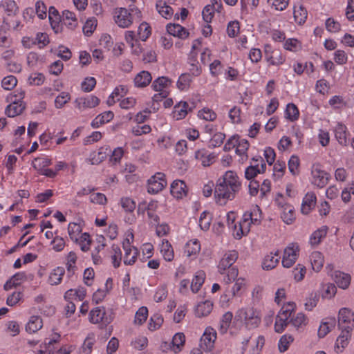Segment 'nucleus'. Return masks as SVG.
<instances>
[{
    "label": "nucleus",
    "instance_id": "30",
    "mask_svg": "<svg viewBox=\"0 0 354 354\" xmlns=\"http://www.w3.org/2000/svg\"><path fill=\"white\" fill-rule=\"evenodd\" d=\"M62 20L70 29L75 28L77 25V20L75 13L69 10H64L63 12Z\"/></svg>",
    "mask_w": 354,
    "mask_h": 354
},
{
    "label": "nucleus",
    "instance_id": "48",
    "mask_svg": "<svg viewBox=\"0 0 354 354\" xmlns=\"http://www.w3.org/2000/svg\"><path fill=\"white\" fill-rule=\"evenodd\" d=\"M151 33V27L147 23L143 22L138 27V35L142 41H146Z\"/></svg>",
    "mask_w": 354,
    "mask_h": 354
},
{
    "label": "nucleus",
    "instance_id": "8",
    "mask_svg": "<svg viewBox=\"0 0 354 354\" xmlns=\"http://www.w3.org/2000/svg\"><path fill=\"white\" fill-rule=\"evenodd\" d=\"M216 339V331L212 328H207L201 337V348L207 351H210L214 346Z\"/></svg>",
    "mask_w": 354,
    "mask_h": 354
},
{
    "label": "nucleus",
    "instance_id": "34",
    "mask_svg": "<svg viewBox=\"0 0 354 354\" xmlns=\"http://www.w3.org/2000/svg\"><path fill=\"white\" fill-rule=\"evenodd\" d=\"M77 261V256L74 252H70L67 256L66 268L68 272V277H72L76 270L77 267L75 266Z\"/></svg>",
    "mask_w": 354,
    "mask_h": 354
},
{
    "label": "nucleus",
    "instance_id": "10",
    "mask_svg": "<svg viewBox=\"0 0 354 354\" xmlns=\"http://www.w3.org/2000/svg\"><path fill=\"white\" fill-rule=\"evenodd\" d=\"M238 259V252L231 250L225 254L218 266V271L223 274L227 268L232 267V265Z\"/></svg>",
    "mask_w": 354,
    "mask_h": 354
},
{
    "label": "nucleus",
    "instance_id": "40",
    "mask_svg": "<svg viewBox=\"0 0 354 354\" xmlns=\"http://www.w3.org/2000/svg\"><path fill=\"white\" fill-rule=\"evenodd\" d=\"M171 83V80L167 77H159L153 82L152 87L156 91H162Z\"/></svg>",
    "mask_w": 354,
    "mask_h": 354
},
{
    "label": "nucleus",
    "instance_id": "60",
    "mask_svg": "<svg viewBox=\"0 0 354 354\" xmlns=\"http://www.w3.org/2000/svg\"><path fill=\"white\" fill-rule=\"evenodd\" d=\"M211 223V216L209 213L203 212L200 216L199 225L202 230H207L209 229Z\"/></svg>",
    "mask_w": 354,
    "mask_h": 354
},
{
    "label": "nucleus",
    "instance_id": "23",
    "mask_svg": "<svg viewBox=\"0 0 354 354\" xmlns=\"http://www.w3.org/2000/svg\"><path fill=\"white\" fill-rule=\"evenodd\" d=\"M24 109L25 106L21 102L15 101L7 106L5 113L8 117L13 118L21 114Z\"/></svg>",
    "mask_w": 354,
    "mask_h": 354
},
{
    "label": "nucleus",
    "instance_id": "14",
    "mask_svg": "<svg viewBox=\"0 0 354 354\" xmlns=\"http://www.w3.org/2000/svg\"><path fill=\"white\" fill-rule=\"evenodd\" d=\"M106 314L104 307H96L92 309L89 313V321L92 324H100L103 322L104 324H108L107 319L104 317Z\"/></svg>",
    "mask_w": 354,
    "mask_h": 354
},
{
    "label": "nucleus",
    "instance_id": "2",
    "mask_svg": "<svg viewBox=\"0 0 354 354\" xmlns=\"http://www.w3.org/2000/svg\"><path fill=\"white\" fill-rule=\"evenodd\" d=\"M236 319L241 321L248 329H253L261 323V315L259 311L252 307L239 309L235 315Z\"/></svg>",
    "mask_w": 354,
    "mask_h": 354
},
{
    "label": "nucleus",
    "instance_id": "59",
    "mask_svg": "<svg viewBox=\"0 0 354 354\" xmlns=\"http://www.w3.org/2000/svg\"><path fill=\"white\" fill-rule=\"evenodd\" d=\"M23 297V293L20 291H15L7 297L6 304L9 306H15Z\"/></svg>",
    "mask_w": 354,
    "mask_h": 354
},
{
    "label": "nucleus",
    "instance_id": "29",
    "mask_svg": "<svg viewBox=\"0 0 354 354\" xmlns=\"http://www.w3.org/2000/svg\"><path fill=\"white\" fill-rule=\"evenodd\" d=\"M156 8L158 12L165 19H169L172 17L174 10L172 8L167 5L166 2L160 0L156 3Z\"/></svg>",
    "mask_w": 354,
    "mask_h": 354
},
{
    "label": "nucleus",
    "instance_id": "63",
    "mask_svg": "<svg viewBox=\"0 0 354 354\" xmlns=\"http://www.w3.org/2000/svg\"><path fill=\"white\" fill-rule=\"evenodd\" d=\"M97 26V20L95 19H88L83 26L84 33L88 36L91 35Z\"/></svg>",
    "mask_w": 354,
    "mask_h": 354
},
{
    "label": "nucleus",
    "instance_id": "32",
    "mask_svg": "<svg viewBox=\"0 0 354 354\" xmlns=\"http://www.w3.org/2000/svg\"><path fill=\"white\" fill-rule=\"evenodd\" d=\"M335 281L339 288L346 289L348 287L351 283V277L348 274L341 272H336L335 275Z\"/></svg>",
    "mask_w": 354,
    "mask_h": 354
},
{
    "label": "nucleus",
    "instance_id": "58",
    "mask_svg": "<svg viewBox=\"0 0 354 354\" xmlns=\"http://www.w3.org/2000/svg\"><path fill=\"white\" fill-rule=\"evenodd\" d=\"M68 234L71 239L77 240V236L82 232V228L80 225L75 223H71L68 227Z\"/></svg>",
    "mask_w": 354,
    "mask_h": 354
},
{
    "label": "nucleus",
    "instance_id": "15",
    "mask_svg": "<svg viewBox=\"0 0 354 354\" xmlns=\"http://www.w3.org/2000/svg\"><path fill=\"white\" fill-rule=\"evenodd\" d=\"M213 303L209 300H206L198 304L195 308V315L198 317H206L212 310Z\"/></svg>",
    "mask_w": 354,
    "mask_h": 354
},
{
    "label": "nucleus",
    "instance_id": "64",
    "mask_svg": "<svg viewBox=\"0 0 354 354\" xmlns=\"http://www.w3.org/2000/svg\"><path fill=\"white\" fill-rule=\"evenodd\" d=\"M45 80V77L42 73H35L30 75L28 81L30 84L40 86Z\"/></svg>",
    "mask_w": 354,
    "mask_h": 354
},
{
    "label": "nucleus",
    "instance_id": "55",
    "mask_svg": "<svg viewBox=\"0 0 354 354\" xmlns=\"http://www.w3.org/2000/svg\"><path fill=\"white\" fill-rule=\"evenodd\" d=\"M294 279L297 281H301L304 279L306 272V267L301 264H298L292 271Z\"/></svg>",
    "mask_w": 354,
    "mask_h": 354
},
{
    "label": "nucleus",
    "instance_id": "43",
    "mask_svg": "<svg viewBox=\"0 0 354 354\" xmlns=\"http://www.w3.org/2000/svg\"><path fill=\"white\" fill-rule=\"evenodd\" d=\"M185 341V337L183 333H176L173 339L171 344L173 345V351L175 353H178L181 350V347L184 345Z\"/></svg>",
    "mask_w": 354,
    "mask_h": 354
},
{
    "label": "nucleus",
    "instance_id": "46",
    "mask_svg": "<svg viewBox=\"0 0 354 354\" xmlns=\"http://www.w3.org/2000/svg\"><path fill=\"white\" fill-rule=\"evenodd\" d=\"M113 254L111 255L112 263L114 268H118L122 259V252L118 245H112Z\"/></svg>",
    "mask_w": 354,
    "mask_h": 354
},
{
    "label": "nucleus",
    "instance_id": "12",
    "mask_svg": "<svg viewBox=\"0 0 354 354\" xmlns=\"http://www.w3.org/2000/svg\"><path fill=\"white\" fill-rule=\"evenodd\" d=\"M171 194L178 198H182L187 194V188L185 183L181 180H175L171 184Z\"/></svg>",
    "mask_w": 354,
    "mask_h": 354
},
{
    "label": "nucleus",
    "instance_id": "54",
    "mask_svg": "<svg viewBox=\"0 0 354 354\" xmlns=\"http://www.w3.org/2000/svg\"><path fill=\"white\" fill-rule=\"evenodd\" d=\"M294 339L291 335H283L279 342V350L280 352H285L288 350L290 343L293 342Z\"/></svg>",
    "mask_w": 354,
    "mask_h": 354
},
{
    "label": "nucleus",
    "instance_id": "37",
    "mask_svg": "<svg viewBox=\"0 0 354 354\" xmlns=\"http://www.w3.org/2000/svg\"><path fill=\"white\" fill-rule=\"evenodd\" d=\"M249 142L246 140H239L236 147V153L241 157V161L243 162L248 158L247 151Z\"/></svg>",
    "mask_w": 354,
    "mask_h": 354
},
{
    "label": "nucleus",
    "instance_id": "13",
    "mask_svg": "<svg viewBox=\"0 0 354 354\" xmlns=\"http://www.w3.org/2000/svg\"><path fill=\"white\" fill-rule=\"evenodd\" d=\"M353 322H354V314L351 310L346 308H341L338 315L339 328H342L349 325L353 326Z\"/></svg>",
    "mask_w": 354,
    "mask_h": 354
},
{
    "label": "nucleus",
    "instance_id": "17",
    "mask_svg": "<svg viewBox=\"0 0 354 354\" xmlns=\"http://www.w3.org/2000/svg\"><path fill=\"white\" fill-rule=\"evenodd\" d=\"M279 251L277 250L275 253L271 252L270 254H268L263 259L262 263V268L263 270H272L279 263Z\"/></svg>",
    "mask_w": 354,
    "mask_h": 354
},
{
    "label": "nucleus",
    "instance_id": "52",
    "mask_svg": "<svg viewBox=\"0 0 354 354\" xmlns=\"http://www.w3.org/2000/svg\"><path fill=\"white\" fill-rule=\"evenodd\" d=\"M192 82V78L189 74H182L177 82V86L180 90L187 89Z\"/></svg>",
    "mask_w": 354,
    "mask_h": 354
},
{
    "label": "nucleus",
    "instance_id": "42",
    "mask_svg": "<svg viewBox=\"0 0 354 354\" xmlns=\"http://www.w3.org/2000/svg\"><path fill=\"white\" fill-rule=\"evenodd\" d=\"M233 318L232 313L228 311L225 313L220 321V332L221 333H225L229 328L231 322Z\"/></svg>",
    "mask_w": 354,
    "mask_h": 354
},
{
    "label": "nucleus",
    "instance_id": "3",
    "mask_svg": "<svg viewBox=\"0 0 354 354\" xmlns=\"http://www.w3.org/2000/svg\"><path fill=\"white\" fill-rule=\"evenodd\" d=\"M167 186L165 174L158 172L148 180L147 191L150 194H158Z\"/></svg>",
    "mask_w": 354,
    "mask_h": 354
},
{
    "label": "nucleus",
    "instance_id": "50",
    "mask_svg": "<svg viewBox=\"0 0 354 354\" xmlns=\"http://www.w3.org/2000/svg\"><path fill=\"white\" fill-rule=\"evenodd\" d=\"M288 323H290L288 319H286L284 316H279L277 315L274 324V330L278 333H281Z\"/></svg>",
    "mask_w": 354,
    "mask_h": 354
},
{
    "label": "nucleus",
    "instance_id": "19",
    "mask_svg": "<svg viewBox=\"0 0 354 354\" xmlns=\"http://www.w3.org/2000/svg\"><path fill=\"white\" fill-rule=\"evenodd\" d=\"M167 31L170 35L185 39L189 36L187 30L179 24H169L167 26Z\"/></svg>",
    "mask_w": 354,
    "mask_h": 354
},
{
    "label": "nucleus",
    "instance_id": "16",
    "mask_svg": "<svg viewBox=\"0 0 354 354\" xmlns=\"http://www.w3.org/2000/svg\"><path fill=\"white\" fill-rule=\"evenodd\" d=\"M349 135L347 131L346 127L342 124H338L335 129V136L338 142L342 145L346 146L349 144V141L347 140V137Z\"/></svg>",
    "mask_w": 354,
    "mask_h": 354
},
{
    "label": "nucleus",
    "instance_id": "24",
    "mask_svg": "<svg viewBox=\"0 0 354 354\" xmlns=\"http://www.w3.org/2000/svg\"><path fill=\"white\" fill-rule=\"evenodd\" d=\"M335 326V319L334 318L327 319L320 324L317 335L319 338L324 337Z\"/></svg>",
    "mask_w": 354,
    "mask_h": 354
},
{
    "label": "nucleus",
    "instance_id": "39",
    "mask_svg": "<svg viewBox=\"0 0 354 354\" xmlns=\"http://www.w3.org/2000/svg\"><path fill=\"white\" fill-rule=\"evenodd\" d=\"M294 18L297 23L303 24L307 18V11L301 5L294 8Z\"/></svg>",
    "mask_w": 354,
    "mask_h": 354
},
{
    "label": "nucleus",
    "instance_id": "51",
    "mask_svg": "<svg viewBox=\"0 0 354 354\" xmlns=\"http://www.w3.org/2000/svg\"><path fill=\"white\" fill-rule=\"evenodd\" d=\"M71 99L68 93L62 92L55 100V106L57 109H62Z\"/></svg>",
    "mask_w": 354,
    "mask_h": 354
},
{
    "label": "nucleus",
    "instance_id": "41",
    "mask_svg": "<svg viewBox=\"0 0 354 354\" xmlns=\"http://www.w3.org/2000/svg\"><path fill=\"white\" fill-rule=\"evenodd\" d=\"M285 114L286 119L293 122L298 119L299 112L295 104L290 103L286 106Z\"/></svg>",
    "mask_w": 354,
    "mask_h": 354
},
{
    "label": "nucleus",
    "instance_id": "5",
    "mask_svg": "<svg viewBox=\"0 0 354 354\" xmlns=\"http://www.w3.org/2000/svg\"><path fill=\"white\" fill-rule=\"evenodd\" d=\"M353 326L349 325L344 328H340L342 330L341 334L336 339L335 344V351L337 353H340L348 346L349 339L351 337V331Z\"/></svg>",
    "mask_w": 354,
    "mask_h": 354
},
{
    "label": "nucleus",
    "instance_id": "11",
    "mask_svg": "<svg viewBox=\"0 0 354 354\" xmlns=\"http://www.w3.org/2000/svg\"><path fill=\"white\" fill-rule=\"evenodd\" d=\"M115 23L122 28H127L132 24V17L129 11L121 8L115 12Z\"/></svg>",
    "mask_w": 354,
    "mask_h": 354
},
{
    "label": "nucleus",
    "instance_id": "25",
    "mask_svg": "<svg viewBox=\"0 0 354 354\" xmlns=\"http://www.w3.org/2000/svg\"><path fill=\"white\" fill-rule=\"evenodd\" d=\"M188 104L186 102H180L178 104L174 106V118L176 120H181L187 115L188 111H191L192 109L188 110Z\"/></svg>",
    "mask_w": 354,
    "mask_h": 354
},
{
    "label": "nucleus",
    "instance_id": "22",
    "mask_svg": "<svg viewBox=\"0 0 354 354\" xmlns=\"http://www.w3.org/2000/svg\"><path fill=\"white\" fill-rule=\"evenodd\" d=\"M42 326V319L39 316H32L26 326V330L29 333H35Z\"/></svg>",
    "mask_w": 354,
    "mask_h": 354
},
{
    "label": "nucleus",
    "instance_id": "45",
    "mask_svg": "<svg viewBox=\"0 0 354 354\" xmlns=\"http://www.w3.org/2000/svg\"><path fill=\"white\" fill-rule=\"evenodd\" d=\"M281 218L286 224H292L295 219L294 209L291 207H285Z\"/></svg>",
    "mask_w": 354,
    "mask_h": 354
},
{
    "label": "nucleus",
    "instance_id": "21",
    "mask_svg": "<svg viewBox=\"0 0 354 354\" xmlns=\"http://www.w3.org/2000/svg\"><path fill=\"white\" fill-rule=\"evenodd\" d=\"M114 117V114L111 111H105L98 115L92 122L91 127L98 128L100 125L110 122Z\"/></svg>",
    "mask_w": 354,
    "mask_h": 354
},
{
    "label": "nucleus",
    "instance_id": "31",
    "mask_svg": "<svg viewBox=\"0 0 354 354\" xmlns=\"http://www.w3.org/2000/svg\"><path fill=\"white\" fill-rule=\"evenodd\" d=\"M319 297L320 295L318 292L313 291L310 292L306 299V302L304 303L305 309L308 311L313 310L317 306Z\"/></svg>",
    "mask_w": 354,
    "mask_h": 354
},
{
    "label": "nucleus",
    "instance_id": "49",
    "mask_svg": "<svg viewBox=\"0 0 354 354\" xmlns=\"http://www.w3.org/2000/svg\"><path fill=\"white\" fill-rule=\"evenodd\" d=\"M1 4H0V6ZM2 6L4 10L8 13V17L15 15L18 10V7L15 1L7 0L3 4Z\"/></svg>",
    "mask_w": 354,
    "mask_h": 354
},
{
    "label": "nucleus",
    "instance_id": "9",
    "mask_svg": "<svg viewBox=\"0 0 354 354\" xmlns=\"http://www.w3.org/2000/svg\"><path fill=\"white\" fill-rule=\"evenodd\" d=\"M123 249L125 254L124 257V263L126 265H133L139 254L138 250L135 247H131L129 239H126L123 242Z\"/></svg>",
    "mask_w": 354,
    "mask_h": 354
},
{
    "label": "nucleus",
    "instance_id": "7",
    "mask_svg": "<svg viewBox=\"0 0 354 354\" xmlns=\"http://www.w3.org/2000/svg\"><path fill=\"white\" fill-rule=\"evenodd\" d=\"M100 99L95 95H88L77 98L75 100V107L80 111H84L86 109H91L97 106L100 104Z\"/></svg>",
    "mask_w": 354,
    "mask_h": 354
},
{
    "label": "nucleus",
    "instance_id": "36",
    "mask_svg": "<svg viewBox=\"0 0 354 354\" xmlns=\"http://www.w3.org/2000/svg\"><path fill=\"white\" fill-rule=\"evenodd\" d=\"M290 322L294 327H295L298 330L299 328H304L307 325L308 318L304 313H299L297 314L295 317L291 318Z\"/></svg>",
    "mask_w": 354,
    "mask_h": 354
},
{
    "label": "nucleus",
    "instance_id": "6",
    "mask_svg": "<svg viewBox=\"0 0 354 354\" xmlns=\"http://www.w3.org/2000/svg\"><path fill=\"white\" fill-rule=\"evenodd\" d=\"M299 252L297 245L291 243L283 252L282 265L285 268H290L296 261Z\"/></svg>",
    "mask_w": 354,
    "mask_h": 354
},
{
    "label": "nucleus",
    "instance_id": "1",
    "mask_svg": "<svg viewBox=\"0 0 354 354\" xmlns=\"http://www.w3.org/2000/svg\"><path fill=\"white\" fill-rule=\"evenodd\" d=\"M241 188V183L236 172L227 171L220 177L214 189V197L217 203L225 205L227 200H232Z\"/></svg>",
    "mask_w": 354,
    "mask_h": 354
},
{
    "label": "nucleus",
    "instance_id": "35",
    "mask_svg": "<svg viewBox=\"0 0 354 354\" xmlns=\"http://www.w3.org/2000/svg\"><path fill=\"white\" fill-rule=\"evenodd\" d=\"M328 227L326 226H324L322 228L315 231L310 238V243L311 245H318L322 239L326 236Z\"/></svg>",
    "mask_w": 354,
    "mask_h": 354
},
{
    "label": "nucleus",
    "instance_id": "4",
    "mask_svg": "<svg viewBox=\"0 0 354 354\" xmlns=\"http://www.w3.org/2000/svg\"><path fill=\"white\" fill-rule=\"evenodd\" d=\"M312 183L319 188L325 187L330 178L329 174L321 169L319 165H313L311 171Z\"/></svg>",
    "mask_w": 354,
    "mask_h": 354
},
{
    "label": "nucleus",
    "instance_id": "27",
    "mask_svg": "<svg viewBox=\"0 0 354 354\" xmlns=\"http://www.w3.org/2000/svg\"><path fill=\"white\" fill-rule=\"evenodd\" d=\"M64 273L65 270L63 267H57L50 272L48 280V283L52 286L58 285L60 283Z\"/></svg>",
    "mask_w": 354,
    "mask_h": 354
},
{
    "label": "nucleus",
    "instance_id": "26",
    "mask_svg": "<svg viewBox=\"0 0 354 354\" xmlns=\"http://www.w3.org/2000/svg\"><path fill=\"white\" fill-rule=\"evenodd\" d=\"M205 279V273L203 270H198L196 272L192 283H191V290L194 293L197 292L201 286L203 284Z\"/></svg>",
    "mask_w": 354,
    "mask_h": 354
},
{
    "label": "nucleus",
    "instance_id": "44",
    "mask_svg": "<svg viewBox=\"0 0 354 354\" xmlns=\"http://www.w3.org/2000/svg\"><path fill=\"white\" fill-rule=\"evenodd\" d=\"M161 252L164 259L167 261L173 260L174 254L172 247L168 241L163 242L161 247Z\"/></svg>",
    "mask_w": 354,
    "mask_h": 354
},
{
    "label": "nucleus",
    "instance_id": "28",
    "mask_svg": "<svg viewBox=\"0 0 354 354\" xmlns=\"http://www.w3.org/2000/svg\"><path fill=\"white\" fill-rule=\"evenodd\" d=\"M196 158L201 161L204 167H207L214 162L216 156L213 153L207 154L205 150H198L196 152Z\"/></svg>",
    "mask_w": 354,
    "mask_h": 354
},
{
    "label": "nucleus",
    "instance_id": "53",
    "mask_svg": "<svg viewBox=\"0 0 354 354\" xmlns=\"http://www.w3.org/2000/svg\"><path fill=\"white\" fill-rule=\"evenodd\" d=\"M17 84V78L13 75H8L4 77L1 81L2 87L5 90H12Z\"/></svg>",
    "mask_w": 354,
    "mask_h": 354
},
{
    "label": "nucleus",
    "instance_id": "33",
    "mask_svg": "<svg viewBox=\"0 0 354 354\" xmlns=\"http://www.w3.org/2000/svg\"><path fill=\"white\" fill-rule=\"evenodd\" d=\"M201 250V244L196 239L189 241L185 248V253L187 257L196 255Z\"/></svg>",
    "mask_w": 354,
    "mask_h": 354
},
{
    "label": "nucleus",
    "instance_id": "47",
    "mask_svg": "<svg viewBox=\"0 0 354 354\" xmlns=\"http://www.w3.org/2000/svg\"><path fill=\"white\" fill-rule=\"evenodd\" d=\"M148 309L147 307L142 306L136 313L134 323L138 325L142 324L147 318Z\"/></svg>",
    "mask_w": 354,
    "mask_h": 354
},
{
    "label": "nucleus",
    "instance_id": "38",
    "mask_svg": "<svg viewBox=\"0 0 354 354\" xmlns=\"http://www.w3.org/2000/svg\"><path fill=\"white\" fill-rule=\"evenodd\" d=\"M311 264L313 269L319 272L324 265V257L321 252H314L311 254Z\"/></svg>",
    "mask_w": 354,
    "mask_h": 354
},
{
    "label": "nucleus",
    "instance_id": "61",
    "mask_svg": "<svg viewBox=\"0 0 354 354\" xmlns=\"http://www.w3.org/2000/svg\"><path fill=\"white\" fill-rule=\"evenodd\" d=\"M258 174H259V164L252 165L248 167L245 171V177L248 180H252Z\"/></svg>",
    "mask_w": 354,
    "mask_h": 354
},
{
    "label": "nucleus",
    "instance_id": "20",
    "mask_svg": "<svg viewBox=\"0 0 354 354\" xmlns=\"http://www.w3.org/2000/svg\"><path fill=\"white\" fill-rule=\"evenodd\" d=\"M151 80V73L147 71H142L135 77L134 84L136 87L143 88L149 84Z\"/></svg>",
    "mask_w": 354,
    "mask_h": 354
},
{
    "label": "nucleus",
    "instance_id": "62",
    "mask_svg": "<svg viewBox=\"0 0 354 354\" xmlns=\"http://www.w3.org/2000/svg\"><path fill=\"white\" fill-rule=\"evenodd\" d=\"M225 138V135L224 133L221 132L216 133L210 140L209 145L214 148L220 147L223 143Z\"/></svg>",
    "mask_w": 354,
    "mask_h": 354
},
{
    "label": "nucleus",
    "instance_id": "18",
    "mask_svg": "<svg viewBox=\"0 0 354 354\" xmlns=\"http://www.w3.org/2000/svg\"><path fill=\"white\" fill-rule=\"evenodd\" d=\"M316 196L313 193H307L303 199L301 211L304 214H308L315 207Z\"/></svg>",
    "mask_w": 354,
    "mask_h": 354
},
{
    "label": "nucleus",
    "instance_id": "56",
    "mask_svg": "<svg viewBox=\"0 0 354 354\" xmlns=\"http://www.w3.org/2000/svg\"><path fill=\"white\" fill-rule=\"evenodd\" d=\"M325 25L326 30L330 32H337L341 30L340 24L332 17L326 19Z\"/></svg>",
    "mask_w": 354,
    "mask_h": 354
},
{
    "label": "nucleus",
    "instance_id": "57",
    "mask_svg": "<svg viewBox=\"0 0 354 354\" xmlns=\"http://www.w3.org/2000/svg\"><path fill=\"white\" fill-rule=\"evenodd\" d=\"M198 115L207 121H214L216 118V113L208 108H204L200 111Z\"/></svg>",
    "mask_w": 354,
    "mask_h": 354
}]
</instances>
